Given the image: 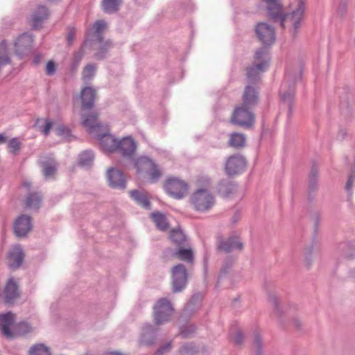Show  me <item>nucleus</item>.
<instances>
[{
  "label": "nucleus",
  "mask_w": 355,
  "mask_h": 355,
  "mask_svg": "<svg viewBox=\"0 0 355 355\" xmlns=\"http://www.w3.org/2000/svg\"><path fill=\"white\" fill-rule=\"evenodd\" d=\"M263 1L267 4L269 17L275 21H279L282 28H289L291 29V31L295 34L305 16L306 1L304 0H293L289 5L288 12L284 13L280 0Z\"/></svg>",
  "instance_id": "1"
},
{
  "label": "nucleus",
  "mask_w": 355,
  "mask_h": 355,
  "mask_svg": "<svg viewBox=\"0 0 355 355\" xmlns=\"http://www.w3.org/2000/svg\"><path fill=\"white\" fill-rule=\"evenodd\" d=\"M258 99V94L254 88L246 87L243 96V104L235 107L232 113V123L246 128L252 127L254 123L255 116L250 107L255 105Z\"/></svg>",
  "instance_id": "2"
},
{
  "label": "nucleus",
  "mask_w": 355,
  "mask_h": 355,
  "mask_svg": "<svg viewBox=\"0 0 355 355\" xmlns=\"http://www.w3.org/2000/svg\"><path fill=\"white\" fill-rule=\"evenodd\" d=\"M82 124L87 128V131L94 134L100 141L103 150L106 152L117 151L119 141L112 135L107 134V127L98 123V115L95 113L86 116L82 114Z\"/></svg>",
  "instance_id": "3"
},
{
  "label": "nucleus",
  "mask_w": 355,
  "mask_h": 355,
  "mask_svg": "<svg viewBox=\"0 0 355 355\" xmlns=\"http://www.w3.org/2000/svg\"><path fill=\"white\" fill-rule=\"evenodd\" d=\"M164 189L170 196L180 200L187 195L189 187L185 180L178 177L171 176L165 180Z\"/></svg>",
  "instance_id": "4"
},
{
  "label": "nucleus",
  "mask_w": 355,
  "mask_h": 355,
  "mask_svg": "<svg viewBox=\"0 0 355 355\" xmlns=\"http://www.w3.org/2000/svg\"><path fill=\"white\" fill-rule=\"evenodd\" d=\"M190 202L195 209L205 211L213 207L214 198L207 189H199L191 195Z\"/></svg>",
  "instance_id": "5"
},
{
  "label": "nucleus",
  "mask_w": 355,
  "mask_h": 355,
  "mask_svg": "<svg viewBox=\"0 0 355 355\" xmlns=\"http://www.w3.org/2000/svg\"><path fill=\"white\" fill-rule=\"evenodd\" d=\"M135 167L138 173H145L149 176L151 182H155L162 175L161 171L150 159L141 157L135 162Z\"/></svg>",
  "instance_id": "6"
},
{
  "label": "nucleus",
  "mask_w": 355,
  "mask_h": 355,
  "mask_svg": "<svg viewBox=\"0 0 355 355\" xmlns=\"http://www.w3.org/2000/svg\"><path fill=\"white\" fill-rule=\"evenodd\" d=\"M173 313L169 301L166 298L160 299L154 306V318L157 324H161L170 320Z\"/></svg>",
  "instance_id": "7"
},
{
  "label": "nucleus",
  "mask_w": 355,
  "mask_h": 355,
  "mask_svg": "<svg viewBox=\"0 0 355 355\" xmlns=\"http://www.w3.org/2000/svg\"><path fill=\"white\" fill-rule=\"evenodd\" d=\"M300 78L298 74L293 76L286 73L285 80L281 86L280 95L282 100L290 104L295 95V83Z\"/></svg>",
  "instance_id": "8"
},
{
  "label": "nucleus",
  "mask_w": 355,
  "mask_h": 355,
  "mask_svg": "<svg viewBox=\"0 0 355 355\" xmlns=\"http://www.w3.org/2000/svg\"><path fill=\"white\" fill-rule=\"evenodd\" d=\"M171 272L173 291H181L184 288L187 280V274L185 266L182 264H178L173 268Z\"/></svg>",
  "instance_id": "9"
},
{
  "label": "nucleus",
  "mask_w": 355,
  "mask_h": 355,
  "mask_svg": "<svg viewBox=\"0 0 355 355\" xmlns=\"http://www.w3.org/2000/svg\"><path fill=\"white\" fill-rule=\"evenodd\" d=\"M259 40L264 44L270 45L275 41V33L273 27L266 23H259L256 28Z\"/></svg>",
  "instance_id": "10"
},
{
  "label": "nucleus",
  "mask_w": 355,
  "mask_h": 355,
  "mask_svg": "<svg viewBox=\"0 0 355 355\" xmlns=\"http://www.w3.org/2000/svg\"><path fill=\"white\" fill-rule=\"evenodd\" d=\"M266 50L261 49L255 53L256 64L248 69L247 74L249 78L258 75L260 72L264 71L268 66V61L266 59Z\"/></svg>",
  "instance_id": "11"
},
{
  "label": "nucleus",
  "mask_w": 355,
  "mask_h": 355,
  "mask_svg": "<svg viewBox=\"0 0 355 355\" xmlns=\"http://www.w3.org/2000/svg\"><path fill=\"white\" fill-rule=\"evenodd\" d=\"M245 167V160L241 155H234L229 157L225 166V172L229 176L241 173Z\"/></svg>",
  "instance_id": "12"
},
{
  "label": "nucleus",
  "mask_w": 355,
  "mask_h": 355,
  "mask_svg": "<svg viewBox=\"0 0 355 355\" xmlns=\"http://www.w3.org/2000/svg\"><path fill=\"white\" fill-rule=\"evenodd\" d=\"M15 315L11 313L0 315V330L3 335L7 338L13 337V327H15Z\"/></svg>",
  "instance_id": "13"
},
{
  "label": "nucleus",
  "mask_w": 355,
  "mask_h": 355,
  "mask_svg": "<svg viewBox=\"0 0 355 355\" xmlns=\"http://www.w3.org/2000/svg\"><path fill=\"white\" fill-rule=\"evenodd\" d=\"M31 229V218L26 215L19 216L14 224V231L17 236H25Z\"/></svg>",
  "instance_id": "14"
},
{
  "label": "nucleus",
  "mask_w": 355,
  "mask_h": 355,
  "mask_svg": "<svg viewBox=\"0 0 355 355\" xmlns=\"http://www.w3.org/2000/svg\"><path fill=\"white\" fill-rule=\"evenodd\" d=\"M107 179L110 185L113 188L123 189L125 186V180L123 173L115 168H110L107 171Z\"/></svg>",
  "instance_id": "15"
},
{
  "label": "nucleus",
  "mask_w": 355,
  "mask_h": 355,
  "mask_svg": "<svg viewBox=\"0 0 355 355\" xmlns=\"http://www.w3.org/2000/svg\"><path fill=\"white\" fill-rule=\"evenodd\" d=\"M95 97L96 92L93 88L86 87L82 89L80 98L82 101L83 111L91 109L94 106Z\"/></svg>",
  "instance_id": "16"
},
{
  "label": "nucleus",
  "mask_w": 355,
  "mask_h": 355,
  "mask_svg": "<svg viewBox=\"0 0 355 355\" xmlns=\"http://www.w3.org/2000/svg\"><path fill=\"white\" fill-rule=\"evenodd\" d=\"M136 149L135 141L130 137L123 138L119 141L117 150L123 156L132 155Z\"/></svg>",
  "instance_id": "17"
},
{
  "label": "nucleus",
  "mask_w": 355,
  "mask_h": 355,
  "mask_svg": "<svg viewBox=\"0 0 355 355\" xmlns=\"http://www.w3.org/2000/svg\"><path fill=\"white\" fill-rule=\"evenodd\" d=\"M218 248L224 252H229L234 250H241L243 244L238 236L230 237L226 241H222L218 245Z\"/></svg>",
  "instance_id": "18"
},
{
  "label": "nucleus",
  "mask_w": 355,
  "mask_h": 355,
  "mask_svg": "<svg viewBox=\"0 0 355 355\" xmlns=\"http://www.w3.org/2000/svg\"><path fill=\"white\" fill-rule=\"evenodd\" d=\"M19 297L18 285L12 279H10L4 289L5 301L11 303L13 300Z\"/></svg>",
  "instance_id": "19"
},
{
  "label": "nucleus",
  "mask_w": 355,
  "mask_h": 355,
  "mask_svg": "<svg viewBox=\"0 0 355 355\" xmlns=\"http://www.w3.org/2000/svg\"><path fill=\"white\" fill-rule=\"evenodd\" d=\"M24 254L20 246H14L9 254V265L11 268H17L22 263Z\"/></svg>",
  "instance_id": "20"
},
{
  "label": "nucleus",
  "mask_w": 355,
  "mask_h": 355,
  "mask_svg": "<svg viewBox=\"0 0 355 355\" xmlns=\"http://www.w3.org/2000/svg\"><path fill=\"white\" fill-rule=\"evenodd\" d=\"M33 42L32 35L27 33L22 34L15 42L16 52L19 54L21 53L25 49L31 47Z\"/></svg>",
  "instance_id": "21"
},
{
  "label": "nucleus",
  "mask_w": 355,
  "mask_h": 355,
  "mask_svg": "<svg viewBox=\"0 0 355 355\" xmlns=\"http://www.w3.org/2000/svg\"><path fill=\"white\" fill-rule=\"evenodd\" d=\"M48 17V11L46 7H39L37 11L33 14L32 18V25L34 28L40 27V24Z\"/></svg>",
  "instance_id": "22"
},
{
  "label": "nucleus",
  "mask_w": 355,
  "mask_h": 355,
  "mask_svg": "<svg viewBox=\"0 0 355 355\" xmlns=\"http://www.w3.org/2000/svg\"><path fill=\"white\" fill-rule=\"evenodd\" d=\"M130 197L140 206L144 208H148L150 202L145 193L140 192L137 190L130 191Z\"/></svg>",
  "instance_id": "23"
},
{
  "label": "nucleus",
  "mask_w": 355,
  "mask_h": 355,
  "mask_svg": "<svg viewBox=\"0 0 355 355\" xmlns=\"http://www.w3.org/2000/svg\"><path fill=\"white\" fill-rule=\"evenodd\" d=\"M150 218L159 230L164 231L168 229V223L166 217L162 214L159 212L152 213Z\"/></svg>",
  "instance_id": "24"
},
{
  "label": "nucleus",
  "mask_w": 355,
  "mask_h": 355,
  "mask_svg": "<svg viewBox=\"0 0 355 355\" xmlns=\"http://www.w3.org/2000/svg\"><path fill=\"white\" fill-rule=\"evenodd\" d=\"M245 144V136L243 134L234 132L230 135L229 144L234 148L244 146Z\"/></svg>",
  "instance_id": "25"
},
{
  "label": "nucleus",
  "mask_w": 355,
  "mask_h": 355,
  "mask_svg": "<svg viewBox=\"0 0 355 355\" xmlns=\"http://www.w3.org/2000/svg\"><path fill=\"white\" fill-rule=\"evenodd\" d=\"M174 255L178 259L187 262H191L193 258V251L191 248H180L175 251Z\"/></svg>",
  "instance_id": "26"
},
{
  "label": "nucleus",
  "mask_w": 355,
  "mask_h": 355,
  "mask_svg": "<svg viewBox=\"0 0 355 355\" xmlns=\"http://www.w3.org/2000/svg\"><path fill=\"white\" fill-rule=\"evenodd\" d=\"M121 2V0H103V10L109 13L116 12L118 10Z\"/></svg>",
  "instance_id": "27"
},
{
  "label": "nucleus",
  "mask_w": 355,
  "mask_h": 355,
  "mask_svg": "<svg viewBox=\"0 0 355 355\" xmlns=\"http://www.w3.org/2000/svg\"><path fill=\"white\" fill-rule=\"evenodd\" d=\"M43 173L46 178L53 176L56 172V164L53 159H50L49 162H44L42 164Z\"/></svg>",
  "instance_id": "28"
},
{
  "label": "nucleus",
  "mask_w": 355,
  "mask_h": 355,
  "mask_svg": "<svg viewBox=\"0 0 355 355\" xmlns=\"http://www.w3.org/2000/svg\"><path fill=\"white\" fill-rule=\"evenodd\" d=\"M171 240L177 245L183 244L186 241V237L181 230H176L170 232Z\"/></svg>",
  "instance_id": "29"
},
{
  "label": "nucleus",
  "mask_w": 355,
  "mask_h": 355,
  "mask_svg": "<svg viewBox=\"0 0 355 355\" xmlns=\"http://www.w3.org/2000/svg\"><path fill=\"white\" fill-rule=\"evenodd\" d=\"M41 202V197L38 193H32L26 199V206L29 208L37 209Z\"/></svg>",
  "instance_id": "30"
},
{
  "label": "nucleus",
  "mask_w": 355,
  "mask_h": 355,
  "mask_svg": "<svg viewBox=\"0 0 355 355\" xmlns=\"http://www.w3.org/2000/svg\"><path fill=\"white\" fill-rule=\"evenodd\" d=\"M30 355H51L49 349L44 345H35L31 348Z\"/></svg>",
  "instance_id": "31"
},
{
  "label": "nucleus",
  "mask_w": 355,
  "mask_h": 355,
  "mask_svg": "<svg viewBox=\"0 0 355 355\" xmlns=\"http://www.w3.org/2000/svg\"><path fill=\"white\" fill-rule=\"evenodd\" d=\"M96 66L94 64H87L85 67L83 73L82 78L84 81L89 80L94 76L96 71Z\"/></svg>",
  "instance_id": "32"
},
{
  "label": "nucleus",
  "mask_w": 355,
  "mask_h": 355,
  "mask_svg": "<svg viewBox=\"0 0 355 355\" xmlns=\"http://www.w3.org/2000/svg\"><path fill=\"white\" fill-rule=\"evenodd\" d=\"M94 156L91 151H85L80 154L79 164L82 166H88L93 161Z\"/></svg>",
  "instance_id": "33"
},
{
  "label": "nucleus",
  "mask_w": 355,
  "mask_h": 355,
  "mask_svg": "<svg viewBox=\"0 0 355 355\" xmlns=\"http://www.w3.org/2000/svg\"><path fill=\"white\" fill-rule=\"evenodd\" d=\"M30 331V327L26 322H21L13 327V337L17 335L24 334Z\"/></svg>",
  "instance_id": "34"
},
{
  "label": "nucleus",
  "mask_w": 355,
  "mask_h": 355,
  "mask_svg": "<svg viewBox=\"0 0 355 355\" xmlns=\"http://www.w3.org/2000/svg\"><path fill=\"white\" fill-rule=\"evenodd\" d=\"M8 147L10 153L17 155L20 150L21 143L18 139L14 138L9 141Z\"/></svg>",
  "instance_id": "35"
},
{
  "label": "nucleus",
  "mask_w": 355,
  "mask_h": 355,
  "mask_svg": "<svg viewBox=\"0 0 355 355\" xmlns=\"http://www.w3.org/2000/svg\"><path fill=\"white\" fill-rule=\"evenodd\" d=\"M55 131L57 135L60 136V137L68 136L70 132L69 129L62 125H57L55 128Z\"/></svg>",
  "instance_id": "36"
},
{
  "label": "nucleus",
  "mask_w": 355,
  "mask_h": 355,
  "mask_svg": "<svg viewBox=\"0 0 355 355\" xmlns=\"http://www.w3.org/2000/svg\"><path fill=\"white\" fill-rule=\"evenodd\" d=\"M107 26L106 23L103 20L96 21L93 25V28L97 34L101 33Z\"/></svg>",
  "instance_id": "37"
},
{
  "label": "nucleus",
  "mask_w": 355,
  "mask_h": 355,
  "mask_svg": "<svg viewBox=\"0 0 355 355\" xmlns=\"http://www.w3.org/2000/svg\"><path fill=\"white\" fill-rule=\"evenodd\" d=\"M55 64L53 61H49L46 67V73L48 75H53L55 71Z\"/></svg>",
  "instance_id": "38"
},
{
  "label": "nucleus",
  "mask_w": 355,
  "mask_h": 355,
  "mask_svg": "<svg viewBox=\"0 0 355 355\" xmlns=\"http://www.w3.org/2000/svg\"><path fill=\"white\" fill-rule=\"evenodd\" d=\"M52 125L53 123L50 121L46 120L45 125L43 126L42 129V132H43V134L45 135H48L50 130L52 128Z\"/></svg>",
  "instance_id": "39"
},
{
  "label": "nucleus",
  "mask_w": 355,
  "mask_h": 355,
  "mask_svg": "<svg viewBox=\"0 0 355 355\" xmlns=\"http://www.w3.org/2000/svg\"><path fill=\"white\" fill-rule=\"evenodd\" d=\"M83 55H84V52L82 50L78 51L74 55V64H75L76 67L78 66V64H79V62H80L82 58H83Z\"/></svg>",
  "instance_id": "40"
},
{
  "label": "nucleus",
  "mask_w": 355,
  "mask_h": 355,
  "mask_svg": "<svg viewBox=\"0 0 355 355\" xmlns=\"http://www.w3.org/2000/svg\"><path fill=\"white\" fill-rule=\"evenodd\" d=\"M192 350H193V347L191 346V345H184L181 351H180V353L182 354V355H187L188 354H189L190 352L192 354Z\"/></svg>",
  "instance_id": "41"
},
{
  "label": "nucleus",
  "mask_w": 355,
  "mask_h": 355,
  "mask_svg": "<svg viewBox=\"0 0 355 355\" xmlns=\"http://www.w3.org/2000/svg\"><path fill=\"white\" fill-rule=\"evenodd\" d=\"M75 29L73 28H71L69 30L68 35H67V40L69 44H71L73 40V36L75 34Z\"/></svg>",
  "instance_id": "42"
},
{
  "label": "nucleus",
  "mask_w": 355,
  "mask_h": 355,
  "mask_svg": "<svg viewBox=\"0 0 355 355\" xmlns=\"http://www.w3.org/2000/svg\"><path fill=\"white\" fill-rule=\"evenodd\" d=\"M354 178L355 177L352 175L349 177V179L346 184V189L347 190L349 191L352 189L353 182L354 181Z\"/></svg>",
  "instance_id": "43"
},
{
  "label": "nucleus",
  "mask_w": 355,
  "mask_h": 355,
  "mask_svg": "<svg viewBox=\"0 0 355 355\" xmlns=\"http://www.w3.org/2000/svg\"><path fill=\"white\" fill-rule=\"evenodd\" d=\"M254 344V346L256 347V348L257 349H259L261 346V340H260V338L258 336H255Z\"/></svg>",
  "instance_id": "44"
},
{
  "label": "nucleus",
  "mask_w": 355,
  "mask_h": 355,
  "mask_svg": "<svg viewBox=\"0 0 355 355\" xmlns=\"http://www.w3.org/2000/svg\"><path fill=\"white\" fill-rule=\"evenodd\" d=\"M241 338H242V334L241 332H238L236 335V336L234 337V342L237 344H239L241 343Z\"/></svg>",
  "instance_id": "45"
},
{
  "label": "nucleus",
  "mask_w": 355,
  "mask_h": 355,
  "mask_svg": "<svg viewBox=\"0 0 355 355\" xmlns=\"http://www.w3.org/2000/svg\"><path fill=\"white\" fill-rule=\"evenodd\" d=\"M7 141V137L2 134H0V144H4Z\"/></svg>",
  "instance_id": "46"
},
{
  "label": "nucleus",
  "mask_w": 355,
  "mask_h": 355,
  "mask_svg": "<svg viewBox=\"0 0 355 355\" xmlns=\"http://www.w3.org/2000/svg\"><path fill=\"white\" fill-rule=\"evenodd\" d=\"M40 56L36 57L35 60H34L35 63L37 64L40 62Z\"/></svg>",
  "instance_id": "47"
},
{
  "label": "nucleus",
  "mask_w": 355,
  "mask_h": 355,
  "mask_svg": "<svg viewBox=\"0 0 355 355\" xmlns=\"http://www.w3.org/2000/svg\"><path fill=\"white\" fill-rule=\"evenodd\" d=\"M169 347H170V344L168 345L167 348H169ZM166 349V348H163V349H162L159 350V351H158V353H162V352H163L164 350H165Z\"/></svg>",
  "instance_id": "48"
},
{
  "label": "nucleus",
  "mask_w": 355,
  "mask_h": 355,
  "mask_svg": "<svg viewBox=\"0 0 355 355\" xmlns=\"http://www.w3.org/2000/svg\"><path fill=\"white\" fill-rule=\"evenodd\" d=\"M181 334L184 336H187V334L182 329V332Z\"/></svg>",
  "instance_id": "49"
},
{
  "label": "nucleus",
  "mask_w": 355,
  "mask_h": 355,
  "mask_svg": "<svg viewBox=\"0 0 355 355\" xmlns=\"http://www.w3.org/2000/svg\"><path fill=\"white\" fill-rule=\"evenodd\" d=\"M257 355H259V354H257Z\"/></svg>",
  "instance_id": "50"
}]
</instances>
